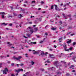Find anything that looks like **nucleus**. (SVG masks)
<instances>
[{
  "instance_id": "f257e3e1",
  "label": "nucleus",
  "mask_w": 76,
  "mask_h": 76,
  "mask_svg": "<svg viewBox=\"0 0 76 76\" xmlns=\"http://www.w3.org/2000/svg\"><path fill=\"white\" fill-rule=\"evenodd\" d=\"M38 54H41V55L42 57H44V56H47V54H48V53L47 52H46L45 53H44L43 51H41V50H38Z\"/></svg>"
},
{
  "instance_id": "f03ea898",
  "label": "nucleus",
  "mask_w": 76,
  "mask_h": 76,
  "mask_svg": "<svg viewBox=\"0 0 76 76\" xmlns=\"http://www.w3.org/2000/svg\"><path fill=\"white\" fill-rule=\"evenodd\" d=\"M58 64H59V63H58V61H55L54 62V65L56 66V67H57V68H58V67L60 66H61V65H58Z\"/></svg>"
},
{
  "instance_id": "7ed1b4c3",
  "label": "nucleus",
  "mask_w": 76,
  "mask_h": 76,
  "mask_svg": "<svg viewBox=\"0 0 76 76\" xmlns=\"http://www.w3.org/2000/svg\"><path fill=\"white\" fill-rule=\"evenodd\" d=\"M8 69H7V68H5L4 70H3V74L4 75V74H5V75H6L7 74V73L6 72H8Z\"/></svg>"
},
{
  "instance_id": "20e7f679",
  "label": "nucleus",
  "mask_w": 76,
  "mask_h": 76,
  "mask_svg": "<svg viewBox=\"0 0 76 76\" xmlns=\"http://www.w3.org/2000/svg\"><path fill=\"white\" fill-rule=\"evenodd\" d=\"M21 72H23V69H18L17 70L16 69H15V71L16 72H17V73H19L21 71Z\"/></svg>"
},
{
  "instance_id": "39448f33",
  "label": "nucleus",
  "mask_w": 76,
  "mask_h": 76,
  "mask_svg": "<svg viewBox=\"0 0 76 76\" xmlns=\"http://www.w3.org/2000/svg\"><path fill=\"white\" fill-rule=\"evenodd\" d=\"M54 6H55V10L58 11H60V9H59V8L57 9V8H58V7H57V5L54 4Z\"/></svg>"
},
{
  "instance_id": "423d86ee",
  "label": "nucleus",
  "mask_w": 76,
  "mask_h": 76,
  "mask_svg": "<svg viewBox=\"0 0 76 76\" xmlns=\"http://www.w3.org/2000/svg\"><path fill=\"white\" fill-rule=\"evenodd\" d=\"M28 29H31L30 30V32H31V34H32V33H33V28H31L30 27H28L27 28Z\"/></svg>"
},
{
  "instance_id": "0eeeda50",
  "label": "nucleus",
  "mask_w": 76,
  "mask_h": 76,
  "mask_svg": "<svg viewBox=\"0 0 76 76\" xmlns=\"http://www.w3.org/2000/svg\"><path fill=\"white\" fill-rule=\"evenodd\" d=\"M61 62L62 63H64V66L65 67H67V64H66V62L63 61H61Z\"/></svg>"
},
{
  "instance_id": "6e6552de",
  "label": "nucleus",
  "mask_w": 76,
  "mask_h": 76,
  "mask_svg": "<svg viewBox=\"0 0 76 76\" xmlns=\"http://www.w3.org/2000/svg\"><path fill=\"white\" fill-rule=\"evenodd\" d=\"M49 56L50 57V58H55V57H54V55L52 54H49Z\"/></svg>"
},
{
  "instance_id": "1a4fd4ad",
  "label": "nucleus",
  "mask_w": 76,
  "mask_h": 76,
  "mask_svg": "<svg viewBox=\"0 0 76 76\" xmlns=\"http://www.w3.org/2000/svg\"><path fill=\"white\" fill-rule=\"evenodd\" d=\"M13 58L14 60H18L20 62V59H18V58L16 57L15 56H13Z\"/></svg>"
},
{
  "instance_id": "9d476101",
  "label": "nucleus",
  "mask_w": 76,
  "mask_h": 76,
  "mask_svg": "<svg viewBox=\"0 0 76 76\" xmlns=\"http://www.w3.org/2000/svg\"><path fill=\"white\" fill-rule=\"evenodd\" d=\"M7 44H8V47H10L11 45H12V44L10 43L9 42H7Z\"/></svg>"
},
{
  "instance_id": "9b49d317",
  "label": "nucleus",
  "mask_w": 76,
  "mask_h": 76,
  "mask_svg": "<svg viewBox=\"0 0 76 76\" xmlns=\"http://www.w3.org/2000/svg\"><path fill=\"white\" fill-rule=\"evenodd\" d=\"M33 51H34V52H33V54H38V51H37V52H35V50H33Z\"/></svg>"
},
{
  "instance_id": "f8f14e48",
  "label": "nucleus",
  "mask_w": 76,
  "mask_h": 76,
  "mask_svg": "<svg viewBox=\"0 0 76 76\" xmlns=\"http://www.w3.org/2000/svg\"><path fill=\"white\" fill-rule=\"evenodd\" d=\"M4 25V26H6V25H7V23H1V26H2V25Z\"/></svg>"
},
{
  "instance_id": "ddd939ff",
  "label": "nucleus",
  "mask_w": 76,
  "mask_h": 76,
  "mask_svg": "<svg viewBox=\"0 0 76 76\" xmlns=\"http://www.w3.org/2000/svg\"><path fill=\"white\" fill-rule=\"evenodd\" d=\"M51 63L50 61H49V59H48L47 61H46L45 62V63Z\"/></svg>"
},
{
  "instance_id": "4468645a",
  "label": "nucleus",
  "mask_w": 76,
  "mask_h": 76,
  "mask_svg": "<svg viewBox=\"0 0 76 76\" xmlns=\"http://www.w3.org/2000/svg\"><path fill=\"white\" fill-rule=\"evenodd\" d=\"M36 19L38 20V21H40V22L41 21V20L42 19V18H37Z\"/></svg>"
},
{
  "instance_id": "2eb2a0df",
  "label": "nucleus",
  "mask_w": 76,
  "mask_h": 76,
  "mask_svg": "<svg viewBox=\"0 0 76 76\" xmlns=\"http://www.w3.org/2000/svg\"><path fill=\"white\" fill-rule=\"evenodd\" d=\"M72 42V40H69V41L67 42V44H70Z\"/></svg>"
},
{
  "instance_id": "dca6fc26",
  "label": "nucleus",
  "mask_w": 76,
  "mask_h": 76,
  "mask_svg": "<svg viewBox=\"0 0 76 76\" xmlns=\"http://www.w3.org/2000/svg\"><path fill=\"white\" fill-rule=\"evenodd\" d=\"M51 29H52V30H53V31H54L55 30H56L57 29V28L52 27L51 28Z\"/></svg>"
},
{
  "instance_id": "f3484780",
  "label": "nucleus",
  "mask_w": 76,
  "mask_h": 76,
  "mask_svg": "<svg viewBox=\"0 0 76 76\" xmlns=\"http://www.w3.org/2000/svg\"><path fill=\"white\" fill-rule=\"evenodd\" d=\"M26 35H27V37H28V38H31V34H26Z\"/></svg>"
},
{
  "instance_id": "a211bd4d",
  "label": "nucleus",
  "mask_w": 76,
  "mask_h": 76,
  "mask_svg": "<svg viewBox=\"0 0 76 76\" xmlns=\"http://www.w3.org/2000/svg\"><path fill=\"white\" fill-rule=\"evenodd\" d=\"M76 58V56H73V57H72V60H74V61H75V58Z\"/></svg>"
},
{
  "instance_id": "6ab92c4d",
  "label": "nucleus",
  "mask_w": 76,
  "mask_h": 76,
  "mask_svg": "<svg viewBox=\"0 0 76 76\" xmlns=\"http://www.w3.org/2000/svg\"><path fill=\"white\" fill-rule=\"evenodd\" d=\"M22 14H20L18 15V18H20V19L21 18H22Z\"/></svg>"
},
{
  "instance_id": "aec40b11",
  "label": "nucleus",
  "mask_w": 76,
  "mask_h": 76,
  "mask_svg": "<svg viewBox=\"0 0 76 76\" xmlns=\"http://www.w3.org/2000/svg\"><path fill=\"white\" fill-rule=\"evenodd\" d=\"M64 47V50H66V49H67V45H63V46Z\"/></svg>"
},
{
  "instance_id": "412c9836",
  "label": "nucleus",
  "mask_w": 76,
  "mask_h": 76,
  "mask_svg": "<svg viewBox=\"0 0 76 76\" xmlns=\"http://www.w3.org/2000/svg\"><path fill=\"white\" fill-rule=\"evenodd\" d=\"M21 10H21V11H23V13L24 14L25 13V12L24 11V10H24V9L22 10V8H21Z\"/></svg>"
},
{
  "instance_id": "4be33fe9",
  "label": "nucleus",
  "mask_w": 76,
  "mask_h": 76,
  "mask_svg": "<svg viewBox=\"0 0 76 76\" xmlns=\"http://www.w3.org/2000/svg\"><path fill=\"white\" fill-rule=\"evenodd\" d=\"M38 27L34 28V30L36 32H37V31L38 30Z\"/></svg>"
},
{
  "instance_id": "5701e85b",
  "label": "nucleus",
  "mask_w": 76,
  "mask_h": 76,
  "mask_svg": "<svg viewBox=\"0 0 76 76\" xmlns=\"http://www.w3.org/2000/svg\"><path fill=\"white\" fill-rule=\"evenodd\" d=\"M12 16L11 15H8V18H12Z\"/></svg>"
},
{
  "instance_id": "b1692460",
  "label": "nucleus",
  "mask_w": 76,
  "mask_h": 76,
  "mask_svg": "<svg viewBox=\"0 0 76 76\" xmlns=\"http://www.w3.org/2000/svg\"><path fill=\"white\" fill-rule=\"evenodd\" d=\"M30 44H37V42H31Z\"/></svg>"
},
{
  "instance_id": "393cba45",
  "label": "nucleus",
  "mask_w": 76,
  "mask_h": 76,
  "mask_svg": "<svg viewBox=\"0 0 76 76\" xmlns=\"http://www.w3.org/2000/svg\"><path fill=\"white\" fill-rule=\"evenodd\" d=\"M59 41V42H61V40H62V38H60L58 39Z\"/></svg>"
},
{
  "instance_id": "a878e982",
  "label": "nucleus",
  "mask_w": 76,
  "mask_h": 76,
  "mask_svg": "<svg viewBox=\"0 0 76 76\" xmlns=\"http://www.w3.org/2000/svg\"><path fill=\"white\" fill-rule=\"evenodd\" d=\"M54 6L53 5H52L51 6V9H54Z\"/></svg>"
},
{
  "instance_id": "bb28decb",
  "label": "nucleus",
  "mask_w": 76,
  "mask_h": 76,
  "mask_svg": "<svg viewBox=\"0 0 76 76\" xmlns=\"http://www.w3.org/2000/svg\"><path fill=\"white\" fill-rule=\"evenodd\" d=\"M75 67V66L71 65L70 67H69V69H71V68H72V67Z\"/></svg>"
},
{
  "instance_id": "cd10ccee",
  "label": "nucleus",
  "mask_w": 76,
  "mask_h": 76,
  "mask_svg": "<svg viewBox=\"0 0 76 76\" xmlns=\"http://www.w3.org/2000/svg\"><path fill=\"white\" fill-rule=\"evenodd\" d=\"M61 73H62L61 72H57V75H58V74H59L60 75H61Z\"/></svg>"
},
{
  "instance_id": "c85d7f7f",
  "label": "nucleus",
  "mask_w": 76,
  "mask_h": 76,
  "mask_svg": "<svg viewBox=\"0 0 76 76\" xmlns=\"http://www.w3.org/2000/svg\"><path fill=\"white\" fill-rule=\"evenodd\" d=\"M66 76H70V74L69 73H67L66 74Z\"/></svg>"
},
{
  "instance_id": "c756f323",
  "label": "nucleus",
  "mask_w": 76,
  "mask_h": 76,
  "mask_svg": "<svg viewBox=\"0 0 76 76\" xmlns=\"http://www.w3.org/2000/svg\"><path fill=\"white\" fill-rule=\"evenodd\" d=\"M31 63L32 65H34V64L35 63V62H33V61H31Z\"/></svg>"
},
{
  "instance_id": "7c9ffc66",
  "label": "nucleus",
  "mask_w": 76,
  "mask_h": 76,
  "mask_svg": "<svg viewBox=\"0 0 76 76\" xmlns=\"http://www.w3.org/2000/svg\"><path fill=\"white\" fill-rule=\"evenodd\" d=\"M64 51H69V49H66L64 50Z\"/></svg>"
},
{
  "instance_id": "2f4dec72",
  "label": "nucleus",
  "mask_w": 76,
  "mask_h": 76,
  "mask_svg": "<svg viewBox=\"0 0 76 76\" xmlns=\"http://www.w3.org/2000/svg\"><path fill=\"white\" fill-rule=\"evenodd\" d=\"M18 58V59H21V58H22V57L21 56H19Z\"/></svg>"
},
{
  "instance_id": "473e14b6",
  "label": "nucleus",
  "mask_w": 76,
  "mask_h": 76,
  "mask_svg": "<svg viewBox=\"0 0 76 76\" xmlns=\"http://www.w3.org/2000/svg\"><path fill=\"white\" fill-rule=\"evenodd\" d=\"M0 57L1 58H3V57H4V58H6V56H0Z\"/></svg>"
},
{
  "instance_id": "72a5a7b5",
  "label": "nucleus",
  "mask_w": 76,
  "mask_h": 76,
  "mask_svg": "<svg viewBox=\"0 0 76 76\" xmlns=\"http://www.w3.org/2000/svg\"><path fill=\"white\" fill-rule=\"evenodd\" d=\"M39 75V72L38 71L36 72V75Z\"/></svg>"
},
{
  "instance_id": "f704fd0d",
  "label": "nucleus",
  "mask_w": 76,
  "mask_h": 76,
  "mask_svg": "<svg viewBox=\"0 0 76 76\" xmlns=\"http://www.w3.org/2000/svg\"><path fill=\"white\" fill-rule=\"evenodd\" d=\"M0 14L3 15H5V13L4 12H1Z\"/></svg>"
},
{
  "instance_id": "c9c22d12",
  "label": "nucleus",
  "mask_w": 76,
  "mask_h": 76,
  "mask_svg": "<svg viewBox=\"0 0 76 76\" xmlns=\"http://www.w3.org/2000/svg\"><path fill=\"white\" fill-rule=\"evenodd\" d=\"M72 50H73V48L70 47V48H69V50H70V51H72Z\"/></svg>"
},
{
  "instance_id": "e433bc0d",
  "label": "nucleus",
  "mask_w": 76,
  "mask_h": 76,
  "mask_svg": "<svg viewBox=\"0 0 76 76\" xmlns=\"http://www.w3.org/2000/svg\"><path fill=\"white\" fill-rule=\"evenodd\" d=\"M1 17H2V19H4V15H2Z\"/></svg>"
},
{
  "instance_id": "4c0bfd02",
  "label": "nucleus",
  "mask_w": 76,
  "mask_h": 76,
  "mask_svg": "<svg viewBox=\"0 0 76 76\" xmlns=\"http://www.w3.org/2000/svg\"><path fill=\"white\" fill-rule=\"evenodd\" d=\"M40 70L42 71H44V69L43 68H41L40 69Z\"/></svg>"
},
{
  "instance_id": "58836bf2",
  "label": "nucleus",
  "mask_w": 76,
  "mask_h": 76,
  "mask_svg": "<svg viewBox=\"0 0 76 76\" xmlns=\"http://www.w3.org/2000/svg\"><path fill=\"white\" fill-rule=\"evenodd\" d=\"M44 41H45L44 40H43V41H41L39 43L40 44H41V43H42V42H44Z\"/></svg>"
},
{
  "instance_id": "ea45409f",
  "label": "nucleus",
  "mask_w": 76,
  "mask_h": 76,
  "mask_svg": "<svg viewBox=\"0 0 76 76\" xmlns=\"http://www.w3.org/2000/svg\"><path fill=\"white\" fill-rule=\"evenodd\" d=\"M76 42H74L73 43V45H76Z\"/></svg>"
},
{
  "instance_id": "a19ab883",
  "label": "nucleus",
  "mask_w": 76,
  "mask_h": 76,
  "mask_svg": "<svg viewBox=\"0 0 76 76\" xmlns=\"http://www.w3.org/2000/svg\"><path fill=\"white\" fill-rule=\"evenodd\" d=\"M67 16L69 17V18H71V15H68Z\"/></svg>"
},
{
  "instance_id": "79ce46f5",
  "label": "nucleus",
  "mask_w": 76,
  "mask_h": 76,
  "mask_svg": "<svg viewBox=\"0 0 76 76\" xmlns=\"http://www.w3.org/2000/svg\"><path fill=\"white\" fill-rule=\"evenodd\" d=\"M11 65L12 66H14V65H15V64L13 63H12L11 64Z\"/></svg>"
},
{
  "instance_id": "37998d69",
  "label": "nucleus",
  "mask_w": 76,
  "mask_h": 76,
  "mask_svg": "<svg viewBox=\"0 0 76 76\" xmlns=\"http://www.w3.org/2000/svg\"><path fill=\"white\" fill-rule=\"evenodd\" d=\"M36 39V38L35 37H34L32 39V41H34V40H35Z\"/></svg>"
},
{
  "instance_id": "c03bdc74",
  "label": "nucleus",
  "mask_w": 76,
  "mask_h": 76,
  "mask_svg": "<svg viewBox=\"0 0 76 76\" xmlns=\"http://www.w3.org/2000/svg\"><path fill=\"white\" fill-rule=\"evenodd\" d=\"M29 23V24H32V22H28V23Z\"/></svg>"
},
{
  "instance_id": "a18cd8bd",
  "label": "nucleus",
  "mask_w": 76,
  "mask_h": 76,
  "mask_svg": "<svg viewBox=\"0 0 76 76\" xmlns=\"http://www.w3.org/2000/svg\"><path fill=\"white\" fill-rule=\"evenodd\" d=\"M59 23H61V24H60V25H61V24H63V23H62V21H61V20H60V21L59 22Z\"/></svg>"
},
{
  "instance_id": "49530a36",
  "label": "nucleus",
  "mask_w": 76,
  "mask_h": 76,
  "mask_svg": "<svg viewBox=\"0 0 76 76\" xmlns=\"http://www.w3.org/2000/svg\"><path fill=\"white\" fill-rule=\"evenodd\" d=\"M71 33V32H69V33H67V34H66V35H69V34H70Z\"/></svg>"
},
{
  "instance_id": "de8ad7c7",
  "label": "nucleus",
  "mask_w": 76,
  "mask_h": 76,
  "mask_svg": "<svg viewBox=\"0 0 76 76\" xmlns=\"http://www.w3.org/2000/svg\"><path fill=\"white\" fill-rule=\"evenodd\" d=\"M9 25L10 26H12V23H10L9 24Z\"/></svg>"
},
{
  "instance_id": "09e8293b",
  "label": "nucleus",
  "mask_w": 76,
  "mask_h": 76,
  "mask_svg": "<svg viewBox=\"0 0 76 76\" xmlns=\"http://www.w3.org/2000/svg\"><path fill=\"white\" fill-rule=\"evenodd\" d=\"M20 65V64H16V66L17 67H19V66Z\"/></svg>"
},
{
  "instance_id": "8fccbe9b",
  "label": "nucleus",
  "mask_w": 76,
  "mask_h": 76,
  "mask_svg": "<svg viewBox=\"0 0 76 76\" xmlns=\"http://www.w3.org/2000/svg\"><path fill=\"white\" fill-rule=\"evenodd\" d=\"M49 50H50V51H53V49H52L51 48H50V49H49Z\"/></svg>"
},
{
  "instance_id": "3c124183",
  "label": "nucleus",
  "mask_w": 76,
  "mask_h": 76,
  "mask_svg": "<svg viewBox=\"0 0 76 76\" xmlns=\"http://www.w3.org/2000/svg\"><path fill=\"white\" fill-rule=\"evenodd\" d=\"M20 66H23V64H20Z\"/></svg>"
},
{
  "instance_id": "603ef678",
  "label": "nucleus",
  "mask_w": 76,
  "mask_h": 76,
  "mask_svg": "<svg viewBox=\"0 0 76 76\" xmlns=\"http://www.w3.org/2000/svg\"><path fill=\"white\" fill-rule=\"evenodd\" d=\"M75 35V34H71V36H73V35Z\"/></svg>"
},
{
  "instance_id": "864d4df0",
  "label": "nucleus",
  "mask_w": 76,
  "mask_h": 76,
  "mask_svg": "<svg viewBox=\"0 0 76 76\" xmlns=\"http://www.w3.org/2000/svg\"><path fill=\"white\" fill-rule=\"evenodd\" d=\"M53 20L51 19L50 20V22H54V20Z\"/></svg>"
},
{
  "instance_id": "5fc2aeb1",
  "label": "nucleus",
  "mask_w": 76,
  "mask_h": 76,
  "mask_svg": "<svg viewBox=\"0 0 76 76\" xmlns=\"http://www.w3.org/2000/svg\"><path fill=\"white\" fill-rule=\"evenodd\" d=\"M10 7L11 8V10H13V7Z\"/></svg>"
},
{
  "instance_id": "6e6d98bb",
  "label": "nucleus",
  "mask_w": 76,
  "mask_h": 76,
  "mask_svg": "<svg viewBox=\"0 0 76 76\" xmlns=\"http://www.w3.org/2000/svg\"><path fill=\"white\" fill-rule=\"evenodd\" d=\"M35 23H37V20H36L34 21Z\"/></svg>"
},
{
  "instance_id": "4d7b16f0",
  "label": "nucleus",
  "mask_w": 76,
  "mask_h": 76,
  "mask_svg": "<svg viewBox=\"0 0 76 76\" xmlns=\"http://www.w3.org/2000/svg\"><path fill=\"white\" fill-rule=\"evenodd\" d=\"M45 35H46V36H47L48 35V33H45Z\"/></svg>"
},
{
  "instance_id": "13d9d810",
  "label": "nucleus",
  "mask_w": 76,
  "mask_h": 76,
  "mask_svg": "<svg viewBox=\"0 0 76 76\" xmlns=\"http://www.w3.org/2000/svg\"><path fill=\"white\" fill-rule=\"evenodd\" d=\"M16 9H20V7H19V8H18L17 7H16Z\"/></svg>"
},
{
  "instance_id": "bf43d9fd",
  "label": "nucleus",
  "mask_w": 76,
  "mask_h": 76,
  "mask_svg": "<svg viewBox=\"0 0 76 76\" xmlns=\"http://www.w3.org/2000/svg\"><path fill=\"white\" fill-rule=\"evenodd\" d=\"M1 65H2V64L0 63V68H1Z\"/></svg>"
},
{
  "instance_id": "052dcab7",
  "label": "nucleus",
  "mask_w": 76,
  "mask_h": 76,
  "mask_svg": "<svg viewBox=\"0 0 76 76\" xmlns=\"http://www.w3.org/2000/svg\"><path fill=\"white\" fill-rule=\"evenodd\" d=\"M35 3V1H32L31 2V3Z\"/></svg>"
},
{
  "instance_id": "680f3d73",
  "label": "nucleus",
  "mask_w": 76,
  "mask_h": 76,
  "mask_svg": "<svg viewBox=\"0 0 76 76\" xmlns=\"http://www.w3.org/2000/svg\"><path fill=\"white\" fill-rule=\"evenodd\" d=\"M23 37L25 38H28V37H26V36H23Z\"/></svg>"
},
{
  "instance_id": "e2e57ef3",
  "label": "nucleus",
  "mask_w": 76,
  "mask_h": 76,
  "mask_svg": "<svg viewBox=\"0 0 76 76\" xmlns=\"http://www.w3.org/2000/svg\"><path fill=\"white\" fill-rule=\"evenodd\" d=\"M37 38H40L39 36H37Z\"/></svg>"
},
{
  "instance_id": "0e129e2a",
  "label": "nucleus",
  "mask_w": 76,
  "mask_h": 76,
  "mask_svg": "<svg viewBox=\"0 0 76 76\" xmlns=\"http://www.w3.org/2000/svg\"><path fill=\"white\" fill-rule=\"evenodd\" d=\"M69 29H72V27H69Z\"/></svg>"
},
{
  "instance_id": "69168bd1",
  "label": "nucleus",
  "mask_w": 76,
  "mask_h": 76,
  "mask_svg": "<svg viewBox=\"0 0 76 76\" xmlns=\"http://www.w3.org/2000/svg\"><path fill=\"white\" fill-rule=\"evenodd\" d=\"M72 72H75V70H73L72 71Z\"/></svg>"
},
{
  "instance_id": "338daca9",
  "label": "nucleus",
  "mask_w": 76,
  "mask_h": 76,
  "mask_svg": "<svg viewBox=\"0 0 76 76\" xmlns=\"http://www.w3.org/2000/svg\"><path fill=\"white\" fill-rule=\"evenodd\" d=\"M7 63H10V61H8L7 62Z\"/></svg>"
},
{
  "instance_id": "774afa93",
  "label": "nucleus",
  "mask_w": 76,
  "mask_h": 76,
  "mask_svg": "<svg viewBox=\"0 0 76 76\" xmlns=\"http://www.w3.org/2000/svg\"><path fill=\"white\" fill-rule=\"evenodd\" d=\"M11 76H15V75H13V74H12L11 75Z\"/></svg>"
}]
</instances>
